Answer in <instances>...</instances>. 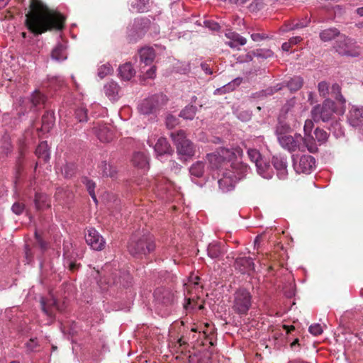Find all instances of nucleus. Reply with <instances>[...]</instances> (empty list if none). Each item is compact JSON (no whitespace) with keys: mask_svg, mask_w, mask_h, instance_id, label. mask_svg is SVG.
Returning a JSON list of instances; mask_svg holds the SVG:
<instances>
[{"mask_svg":"<svg viewBox=\"0 0 363 363\" xmlns=\"http://www.w3.org/2000/svg\"><path fill=\"white\" fill-rule=\"evenodd\" d=\"M65 17L50 11L40 0H30V10L26 14L25 23L34 35H40L52 28L61 30Z\"/></svg>","mask_w":363,"mask_h":363,"instance_id":"obj_1","label":"nucleus"},{"mask_svg":"<svg viewBox=\"0 0 363 363\" xmlns=\"http://www.w3.org/2000/svg\"><path fill=\"white\" fill-rule=\"evenodd\" d=\"M155 249V244L152 235L144 230L134 233L128 244L129 253L136 258H142Z\"/></svg>","mask_w":363,"mask_h":363,"instance_id":"obj_2","label":"nucleus"},{"mask_svg":"<svg viewBox=\"0 0 363 363\" xmlns=\"http://www.w3.org/2000/svg\"><path fill=\"white\" fill-rule=\"evenodd\" d=\"M279 143L280 145L289 152H295L296 150L303 151L306 147L311 153L318 151V147L315 143L308 138H303L301 134H295L294 136L291 135L279 136Z\"/></svg>","mask_w":363,"mask_h":363,"instance_id":"obj_3","label":"nucleus"},{"mask_svg":"<svg viewBox=\"0 0 363 363\" xmlns=\"http://www.w3.org/2000/svg\"><path fill=\"white\" fill-rule=\"evenodd\" d=\"M252 303L250 292L244 288H240L233 294L232 309L240 316L246 315Z\"/></svg>","mask_w":363,"mask_h":363,"instance_id":"obj_4","label":"nucleus"},{"mask_svg":"<svg viewBox=\"0 0 363 363\" xmlns=\"http://www.w3.org/2000/svg\"><path fill=\"white\" fill-rule=\"evenodd\" d=\"M247 155L250 161L255 163L258 174L264 179H271L274 172L269 162L263 157L259 151L255 148L247 149Z\"/></svg>","mask_w":363,"mask_h":363,"instance_id":"obj_5","label":"nucleus"},{"mask_svg":"<svg viewBox=\"0 0 363 363\" xmlns=\"http://www.w3.org/2000/svg\"><path fill=\"white\" fill-rule=\"evenodd\" d=\"M335 112V104L333 101L326 99L322 104L315 106L311 111V117L315 122H328Z\"/></svg>","mask_w":363,"mask_h":363,"instance_id":"obj_6","label":"nucleus"},{"mask_svg":"<svg viewBox=\"0 0 363 363\" xmlns=\"http://www.w3.org/2000/svg\"><path fill=\"white\" fill-rule=\"evenodd\" d=\"M170 135L179 155L186 157L194 155V147L193 143L186 138L184 130H179L177 132H173Z\"/></svg>","mask_w":363,"mask_h":363,"instance_id":"obj_7","label":"nucleus"},{"mask_svg":"<svg viewBox=\"0 0 363 363\" xmlns=\"http://www.w3.org/2000/svg\"><path fill=\"white\" fill-rule=\"evenodd\" d=\"M333 48L341 55L350 57H357L359 55L356 42L345 35L341 34L338 36Z\"/></svg>","mask_w":363,"mask_h":363,"instance_id":"obj_8","label":"nucleus"},{"mask_svg":"<svg viewBox=\"0 0 363 363\" xmlns=\"http://www.w3.org/2000/svg\"><path fill=\"white\" fill-rule=\"evenodd\" d=\"M292 160L294 169L298 174H311L315 167V160L311 155H293Z\"/></svg>","mask_w":363,"mask_h":363,"instance_id":"obj_9","label":"nucleus"},{"mask_svg":"<svg viewBox=\"0 0 363 363\" xmlns=\"http://www.w3.org/2000/svg\"><path fill=\"white\" fill-rule=\"evenodd\" d=\"M164 101V96L162 94L152 95L138 105L139 111L143 115L155 114Z\"/></svg>","mask_w":363,"mask_h":363,"instance_id":"obj_10","label":"nucleus"},{"mask_svg":"<svg viewBox=\"0 0 363 363\" xmlns=\"http://www.w3.org/2000/svg\"><path fill=\"white\" fill-rule=\"evenodd\" d=\"M148 20L145 18H136L133 23L128 27V36L131 41H136L146 32Z\"/></svg>","mask_w":363,"mask_h":363,"instance_id":"obj_11","label":"nucleus"},{"mask_svg":"<svg viewBox=\"0 0 363 363\" xmlns=\"http://www.w3.org/2000/svg\"><path fill=\"white\" fill-rule=\"evenodd\" d=\"M85 240L88 245L94 250H101L105 245V240L99 232L93 228L86 229Z\"/></svg>","mask_w":363,"mask_h":363,"instance_id":"obj_12","label":"nucleus"},{"mask_svg":"<svg viewBox=\"0 0 363 363\" xmlns=\"http://www.w3.org/2000/svg\"><path fill=\"white\" fill-rule=\"evenodd\" d=\"M156 303L158 305L169 306L174 301V294L168 288L158 287L154 292Z\"/></svg>","mask_w":363,"mask_h":363,"instance_id":"obj_13","label":"nucleus"},{"mask_svg":"<svg viewBox=\"0 0 363 363\" xmlns=\"http://www.w3.org/2000/svg\"><path fill=\"white\" fill-rule=\"evenodd\" d=\"M234 172L229 168L223 170L222 177L218 181L220 189L223 192H228L233 190L236 184V179L233 177Z\"/></svg>","mask_w":363,"mask_h":363,"instance_id":"obj_14","label":"nucleus"},{"mask_svg":"<svg viewBox=\"0 0 363 363\" xmlns=\"http://www.w3.org/2000/svg\"><path fill=\"white\" fill-rule=\"evenodd\" d=\"M347 121L354 128L363 125V106H352L347 114Z\"/></svg>","mask_w":363,"mask_h":363,"instance_id":"obj_15","label":"nucleus"},{"mask_svg":"<svg viewBox=\"0 0 363 363\" xmlns=\"http://www.w3.org/2000/svg\"><path fill=\"white\" fill-rule=\"evenodd\" d=\"M272 163L277 170L279 179H286L288 176L286 157L281 155H274L272 158Z\"/></svg>","mask_w":363,"mask_h":363,"instance_id":"obj_16","label":"nucleus"},{"mask_svg":"<svg viewBox=\"0 0 363 363\" xmlns=\"http://www.w3.org/2000/svg\"><path fill=\"white\" fill-rule=\"evenodd\" d=\"M225 35L228 39V41H226L225 44L231 48L240 50L241 46L247 43V39L245 38L231 30H227L225 33Z\"/></svg>","mask_w":363,"mask_h":363,"instance_id":"obj_17","label":"nucleus"},{"mask_svg":"<svg viewBox=\"0 0 363 363\" xmlns=\"http://www.w3.org/2000/svg\"><path fill=\"white\" fill-rule=\"evenodd\" d=\"M107 284H121L123 287H128L129 284L131 283V277L129 274L125 272H121L116 270L114 272L111 274V278L108 279L106 281Z\"/></svg>","mask_w":363,"mask_h":363,"instance_id":"obj_18","label":"nucleus"},{"mask_svg":"<svg viewBox=\"0 0 363 363\" xmlns=\"http://www.w3.org/2000/svg\"><path fill=\"white\" fill-rule=\"evenodd\" d=\"M235 267L241 273H250L255 270V264L251 257H238L235 262Z\"/></svg>","mask_w":363,"mask_h":363,"instance_id":"obj_19","label":"nucleus"},{"mask_svg":"<svg viewBox=\"0 0 363 363\" xmlns=\"http://www.w3.org/2000/svg\"><path fill=\"white\" fill-rule=\"evenodd\" d=\"M95 128V133L98 139L103 143H109L113 138V133L111 128L106 125H99Z\"/></svg>","mask_w":363,"mask_h":363,"instance_id":"obj_20","label":"nucleus"},{"mask_svg":"<svg viewBox=\"0 0 363 363\" xmlns=\"http://www.w3.org/2000/svg\"><path fill=\"white\" fill-rule=\"evenodd\" d=\"M229 169L234 172L233 177L236 179V182L244 178L250 169L246 164L239 162L230 163Z\"/></svg>","mask_w":363,"mask_h":363,"instance_id":"obj_21","label":"nucleus"},{"mask_svg":"<svg viewBox=\"0 0 363 363\" xmlns=\"http://www.w3.org/2000/svg\"><path fill=\"white\" fill-rule=\"evenodd\" d=\"M140 60L141 64H144L145 66L150 65L155 57V52L153 48L150 47H145L141 48L138 51Z\"/></svg>","mask_w":363,"mask_h":363,"instance_id":"obj_22","label":"nucleus"},{"mask_svg":"<svg viewBox=\"0 0 363 363\" xmlns=\"http://www.w3.org/2000/svg\"><path fill=\"white\" fill-rule=\"evenodd\" d=\"M207 252L211 258L220 259L225 252V245L218 242L211 243L208 247Z\"/></svg>","mask_w":363,"mask_h":363,"instance_id":"obj_23","label":"nucleus"},{"mask_svg":"<svg viewBox=\"0 0 363 363\" xmlns=\"http://www.w3.org/2000/svg\"><path fill=\"white\" fill-rule=\"evenodd\" d=\"M153 147L157 156L170 154L172 152L171 147L167 139L162 137L157 139V141Z\"/></svg>","mask_w":363,"mask_h":363,"instance_id":"obj_24","label":"nucleus"},{"mask_svg":"<svg viewBox=\"0 0 363 363\" xmlns=\"http://www.w3.org/2000/svg\"><path fill=\"white\" fill-rule=\"evenodd\" d=\"M118 74L124 81L130 80L135 74V71L130 62L121 65L118 68Z\"/></svg>","mask_w":363,"mask_h":363,"instance_id":"obj_25","label":"nucleus"},{"mask_svg":"<svg viewBox=\"0 0 363 363\" xmlns=\"http://www.w3.org/2000/svg\"><path fill=\"white\" fill-rule=\"evenodd\" d=\"M66 45L64 43H58L52 49L51 57L52 60L60 62L67 59Z\"/></svg>","mask_w":363,"mask_h":363,"instance_id":"obj_26","label":"nucleus"},{"mask_svg":"<svg viewBox=\"0 0 363 363\" xmlns=\"http://www.w3.org/2000/svg\"><path fill=\"white\" fill-rule=\"evenodd\" d=\"M119 86L115 82H109L104 86V92L106 96L113 101L118 100Z\"/></svg>","mask_w":363,"mask_h":363,"instance_id":"obj_27","label":"nucleus"},{"mask_svg":"<svg viewBox=\"0 0 363 363\" xmlns=\"http://www.w3.org/2000/svg\"><path fill=\"white\" fill-rule=\"evenodd\" d=\"M206 162H208L207 169H223V167H225L222 162V158L220 159L219 157L216 152L207 155Z\"/></svg>","mask_w":363,"mask_h":363,"instance_id":"obj_28","label":"nucleus"},{"mask_svg":"<svg viewBox=\"0 0 363 363\" xmlns=\"http://www.w3.org/2000/svg\"><path fill=\"white\" fill-rule=\"evenodd\" d=\"M311 20L308 16H306L304 18L300 20L298 22L294 23H286L281 28L280 30L283 33L288 32L297 28H302L306 27Z\"/></svg>","mask_w":363,"mask_h":363,"instance_id":"obj_29","label":"nucleus"},{"mask_svg":"<svg viewBox=\"0 0 363 363\" xmlns=\"http://www.w3.org/2000/svg\"><path fill=\"white\" fill-rule=\"evenodd\" d=\"M281 84H284V86H286L290 91L295 92L302 87L303 84V79L299 76H294V77L290 78L289 80L285 81Z\"/></svg>","mask_w":363,"mask_h":363,"instance_id":"obj_30","label":"nucleus"},{"mask_svg":"<svg viewBox=\"0 0 363 363\" xmlns=\"http://www.w3.org/2000/svg\"><path fill=\"white\" fill-rule=\"evenodd\" d=\"M55 121V114L52 111H46L42 117V128L44 131L48 132L54 125Z\"/></svg>","mask_w":363,"mask_h":363,"instance_id":"obj_31","label":"nucleus"},{"mask_svg":"<svg viewBox=\"0 0 363 363\" xmlns=\"http://www.w3.org/2000/svg\"><path fill=\"white\" fill-rule=\"evenodd\" d=\"M35 155L44 162H48L50 160V150L46 141H43L38 145L35 150Z\"/></svg>","mask_w":363,"mask_h":363,"instance_id":"obj_32","label":"nucleus"},{"mask_svg":"<svg viewBox=\"0 0 363 363\" xmlns=\"http://www.w3.org/2000/svg\"><path fill=\"white\" fill-rule=\"evenodd\" d=\"M133 164L139 169H145L148 166V160L143 152H135L132 159Z\"/></svg>","mask_w":363,"mask_h":363,"instance_id":"obj_33","label":"nucleus"},{"mask_svg":"<svg viewBox=\"0 0 363 363\" xmlns=\"http://www.w3.org/2000/svg\"><path fill=\"white\" fill-rule=\"evenodd\" d=\"M219 157L222 158V162L225 168H229L230 166V160L234 157L235 154L233 151L225 147H220L216 151Z\"/></svg>","mask_w":363,"mask_h":363,"instance_id":"obj_34","label":"nucleus"},{"mask_svg":"<svg viewBox=\"0 0 363 363\" xmlns=\"http://www.w3.org/2000/svg\"><path fill=\"white\" fill-rule=\"evenodd\" d=\"M339 30L335 28H330L325 30H322L320 34V38L323 42H328L330 41L335 38L337 37L338 38V36L340 35Z\"/></svg>","mask_w":363,"mask_h":363,"instance_id":"obj_35","label":"nucleus"},{"mask_svg":"<svg viewBox=\"0 0 363 363\" xmlns=\"http://www.w3.org/2000/svg\"><path fill=\"white\" fill-rule=\"evenodd\" d=\"M99 171L104 177H114L116 174V169L106 161H103L99 165Z\"/></svg>","mask_w":363,"mask_h":363,"instance_id":"obj_36","label":"nucleus"},{"mask_svg":"<svg viewBox=\"0 0 363 363\" xmlns=\"http://www.w3.org/2000/svg\"><path fill=\"white\" fill-rule=\"evenodd\" d=\"M330 95L333 97L342 106H345L346 99L341 94L340 86L337 84H334L330 87Z\"/></svg>","mask_w":363,"mask_h":363,"instance_id":"obj_37","label":"nucleus"},{"mask_svg":"<svg viewBox=\"0 0 363 363\" xmlns=\"http://www.w3.org/2000/svg\"><path fill=\"white\" fill-rule=\"evenodd\" d=\"M189 172L191 176L201 177L205 173V164L203 162H197L190 167Z\"/></svg>","mask_w":363,"mask_h":363,"instance_id":"obj_38","label":"nucleus"},{"mask_svg":"<svg viewBox=\"0 0 363 363\" xmlns=\"http://www.w3.org/2000/svg\"><path fill=\"white\" fill-rule=\"evenodd\" d=\"M242 82V78L238 77L225 84L221 88L215 90L214 94H216L220 92H226L233 91Z\"/></svg>","mask_w":363,"mask_h":363,"instance_id":"obj_39","label":"nucleus"},{"mask_svg":"<svg viewBox=\"0 0 363 363\" xmlns=\"http://www.w3.org/2000/svg\"><path fill=\"white\" fill-rule=\"evenodd\" d=\"M131 6L135 9L137 12H145L150 8V0H133Z\"/></svg>","mask_w":363,"mask_h":363,"instance_id":"obj_40","label":"nucleus"},{"mask_svg":"<svg viewBox=\"0 0 363 363\" xmlns=\"http://www.w3.org/2000/svg\"><path fill=\"white\" fill-rule=\"evenodd\" d=\"M329 130L337 139L345 136V130L341 123L338 121L333 122L330 125Z\"/></svg>","mask_w":363,"mask_h":363,"instance_id":"obj_41","label":"nucleus"},{"mask_svg":"<svg viewBox=\"0 0 363 363\" xmlns=\"http://www.w3.org/2000/svg\"><path fill=\"white\" fill-rule=\"evenodd\" d=\"M83 184L85 185L89 195L92 198L93 201L96 203L97 199L94 192V189L96 187V184L91 179L87 177H84L82 179Z\"/></svg>","mask_w":363,"mask_h":363,"instance_id":"obj_42","label":"nucleus"},{"mask_svg":"<svg viewBox=\"0 0 363 363\" xmlns=\"http://www.w3.org/2000/svg\"><path fill=\"white\" fill-rule=\"evenodd\" d=\"M196 112V107L191 105L186 106L179 114V116L182 117L184 119L192 120Z\"/></svg>","mask_w":363,"mask_h":363,"instance_id":"obj_43","label":"nucleus"},{"mask_svg":"<svg viewBox=\"0 0 363 363\" xmlns=\"http://www.w3.org/2000/svg\"><path fill=\"white\" fill-rule=\"evenodd\" d=\"M313 122H315V121L313 120V118L307 119L305 121V124H304V127H303V130H304V134H305L304 138H308L311 140V143L312 141L313 143H315V140H314L313 136L311 135V132H312V130L314 126Z\"/></svg>","mask_w":363,"mask_h":363,"instance_id":"obj_44","label":"nucleus"},{"mask_svg":"<svg viewBox=\"0 0 363 363\" xmlns=\"http://www.w3.org/2000/svg\"><path fill=\"white\" fill-rule=\"evenodd\" d=\"M253 55L258 58L267 59L272 57L274 55V52L269 49L260 48L254 50Z\"/></svg>","mask_w":363,"mask_h":363,"instance_id":"obj_45","label":"nucleus"},{"mask_svg":"<svg viewBox=\"0 0 363 363\" xmlns=\"http://www.w3.org/2000/svg\"><path fill=\"white\" fill-rule=\"evenodd\" d=\"M113 71V67L109 63H106L100 66L98 69V76L103 79L106 76L111 74Z\"/></svg>","mask_w":363,"mask_h":363,"instance_id":"obj_46","label":"nucleus"},{"mask_svg":"<svg viewBox=\"0 0 363 363\" xmlns=\"http://www.w3.org/2000/svg\"><path fill=\"white\" fill-rule=\"evenodd\" d=\"M290 130V126L286 123L279 121L277 127H276V134L277 135V138L279 139V136L286 135V133Z\"/></svg>","mask_w":363,"mask_h":363,"instance_id":"obj_47","label":"nucleus"},{"mask_svg":"<svg viewBox=\"0 0 363 363\" xmlns=\"http://www.w3.org/2000/svg\"><path fill=\"white\" fill-rule=\"evenodd\" d=\"M74 116L79 122H86L87 121V110L84 107L80 106L75 110Z\"/></svg>","mask_w":363,"mask_h":363,"instance_id":"obj_48","label":"nucleus"},{"mask_svg":"<svg viewBox=\"0 0 363 363\" xmlns=\"http://www.w3.org/2000/svg\"><path fill=\"white\" fill-rule=\"evenodd\" d=\"M47 196L45 194H38L36 193L35 195V206L37 209L40 210L42 209L46 203Z\"/></svg>","mask_w":363,"mask_h":363,"instance_id":"obj_49","label":"nucleus"},{"mask_svg":"<svg viewBox=\"0 0 363 363\" xmlns=\"http://www.w3.org/2000/svg\"><path fill=\"white\" fill-rule=\"evenodd\" d=\"M45 97L39 91H34L31 96L30 101L33 106H36L45 102Z\"/></svg>","mask_w":363,"mask_h":363,"instance_id":"obj_50","label":"nucleus"},{"mask_svg":"<svg viewBox=\"0 0 363 363\" xmlns=\"http://www.w3.org/2000/svg\"><path fill=\"white\" fill-rule=\"evenodd\" d=\"M318 89L320 96L324 98L330 95V87L326 82H320L318 85Z\"/></svg>","mask_w":363,"mask_h":363,"instance_id":"obj_51","label":"nucleus"},{"mask_svg":"<svg viewBox=\"0 0 363 363\" xmlns=\"http://www.w3.org/2000/svg\"><path fill=\"white\" fill-rule=\"evenodd\" d=\"M314 134L315 135L316 140L320 143H324L328 140V134L326 131L320 128H316L315 130Z\"/></svg>","mask_w":363,"mask_h":363,"instance_id":"obj_52","label":"nucleus"},{"mask_svg":"<svg viewBox=\"0 0 363 363\" xmlns=\"http://www.w3.org/2000/svg\"><path fill=\"white\" fill-rule=\"evenodd\" d=\"M284 87V84L279 83L276 84L274 86L269 87L265 90L262 91V95L264 96H270L273 95L274 93L277 92L279 90H281Z\"/></svg>","mask_w":363,"mask_h":363,"instance_id":"obj_53","label":"nucleus"},{"mask_svg":"<svg viewBox=\"0 0 363 363\" xmlns=\"http://www.w3.org/2000/svg\"><path fill=\"white\" fill-rule=\"evenodd\" d=\"M284 87V84L279 83L276 84L274 86L269 87L265 90L262 91V95L264 96H270L273 95L274 93L277 92L279 90H281Z\"/></svg>","mask_w":363,"mask_h":363,"instance_id":"obj_54","label":"nucleus"},{"mask_svg":"<svg viewBox=\"0 0 363 363\" xmlns=\"http://www.w3.org/2000/svg\"><path fill=\"white\" fill-rule=\"evenodd\" d=\"M264 6L263 0H253L250 4L249 9L251 11L256 12L262 9Z\"/></svg>","mask_w":363,"mask_h":363,"instance_id":"obj_55","label":"nucleus"},{"mask_svg":"<svg viewBox=\"0 0 363 363\" xmlns=\"http://www.w3.org/2000/svg\"><path fill=\"white\" fill-rule=\"evenodd\" d=\"M178 124H179V119L176 116H174L172 114H168L167 116L166 125L168 128H169V129L173 128Z\"/></svg>","mask_w":363,"mask_h":363,"instance_id":"obj_56","label":"nucleus"},{"mask_svg":"<svg viewBox=\"0 0 363 363\" xmlns=\"http://www.w3.org/2000/svg\"><path fill=\"white\" fill-rule=\"evenodd\" d=\"M145 66L141 67L140 70L142 73H144V77L146 79H153L156 74V67L155 66H152L150 68L147 69L146 71L143 70Z\"/></svg>","mask_w":363,"mask_h":363,"instance_id":"obj_57","label":"nucleus"},{"mask_svg":"<svg viewBox=\"0 0 363 363\" xmlns=\"http://www.w3.org/2000/svg\"><path fill=\"white\" fill-rule=\"evenodd\" d=\"M296 105V98L293 97L291 99L288 100L286 103L282 107V111L288 113L291 111Z\"/></svg>","mask_w":363,"mask_h":363,"instance_id":"obj_58","label":"nucleus"},{"mask_svg":"<svg viewBox=\"0 0 363 363\" xmlns=\"http://www.w3.org/2000/svg\"><path fill=\"white\" fill-rule=\"evenodd\" d=\"M24 209L25 205L19 202H15L11 207L13 213L16 215H21L23 212Z\"/></svg>","mask_w":363,"mask_h":363,"instance_id":"obj_59","label":"nucleus"},{"mask_svg":"<svg viewBox=\"0 0 363 363\" xmlns=\"http://www.w3.org/2000/svg\"><path fill=\"white\" fill-rule=\"evenodd\" d=\"M308 330L312 335L315 336L319 335L323 333L322 327L318 323L311 325L309 327Z\"/></svg>","mask_w":363,"mask_h":363,"instance_id":"obj_60","label":"nucleus"},{"mask_svg":"<svg viewBox=\"0 0 363 363\" xmlns=\"http://www.w3.org/2000/svg\"><path fill=\"white\" fill-rule=\"evenodd\" d=\"M74 165L71 164H67L64 167V174L66 177H70L73 175L74 172Z\"/></svg>","mask_w":363,"mask_h":363,"instance_id":"obj_61","label":"nucleus"},{"mask_svg":"<svg viewBox=\"0 0 363 363\" xmlns=\"http://www.w3.org/2000/svg\"><path fill=\"white\" fill-rule=\"evenodd\" d=\"M204 24L206 28L211 30H218L220 28L218 23L212 21H205Z\"/></svg>","mask_w":363,"mask_h":363,"instance_id":"obj_62","label":"nucleus"},{"mask_svg":"<svg viewBox=\"0 0 363 363\" xmlns=\"http://www.w3.org/2000/svg\"><path fill=\"white\" fill-rule=\"evenodd\" d=\"M35 237L37 241L38 245L40 247L41 250H45L47 247V243L45 242L41 236L38 234L37 231L35 232Z\"/></svg>","mask_w":363,"mask_h":363,"instance_id":"obj_63","label":"nucleus"},{"mask_svg":"<svg viewBox=\"0 0 363 363\" xmlns=\"http://www.w3.org/2000/svg\"><path fill=\"white\" fill-rule=\"evenodd\" d=\"M38 346V340L36 338H31L26 343V347L28 351H34Z\"/></svg>","mask_w":363,"mask_h":363,"instance_id":"obj_64","label":"nucleus"}]
</instances>
